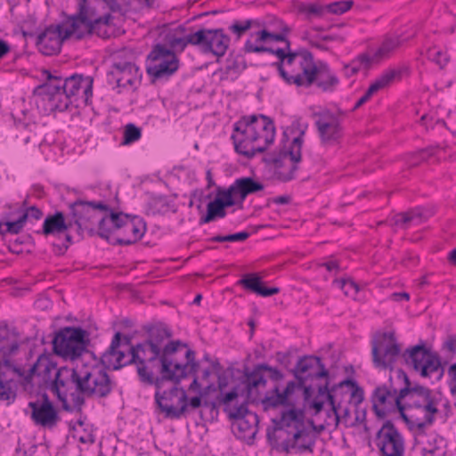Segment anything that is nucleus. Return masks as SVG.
<instances>
[{"label": "nucleus", "instance_id": "63", "mask_svg": "<svg viewBox=\"0 0 456 456\" xmlns=\"http://www.w3.org/2000/svg\"><path fill=\"white\" fill-rule=\"evenodd\" d=\"M318 37L315 40L310 41V45L315 47L321 51H329V47L326 46Z\"/></svg>", "mask_w": 456, "mask_h": 456}, {"label": "nucleus", "instance_id": "61", "mask_svg": "<svg viewBox=\"0 0 456 456\" xmlns=\"http://www.w3.org/2000/svg\"><path fill=\"white\" fill-rule=\"evenodd\" d=\"M11 52L10 45L0 38V60L3 59L5 55H7Z\"/></svg>", "mask_w": 456, "mask_h": 456}, {"label": "nucleus", "instance_id": "2", "mask_svg": "<svg viewBox=\"0 0 456 456\" xmlns=\"http://www.w3.org/2000/svg\"><path fill=\"white\" fill-rule=\"evenodd\" d=\"M118 0H77V12L61 23L50 25L37 38L36 45L44 55L60 53L62 43L71 37L81 40L96 35L110 38L117 35L113 12H120Z\"/></svg>", "mask_w": 456, "mask_h": 456}, {"label": "nucleus", "instance_id": "48", "mask_svg": "<svg viewBox=\"0 0 456 456\" xmlns=\"http://www.w3.org/2000/svg\"><path fill=\"white\" fill-rule=\"evenodd\" d=\"M299 10L302 13H305L308 19H311L312 17H322L325 12H327L326 5L317 4H303Z\"/></svg>", "mask_w": 456, "mask_h": 456}, {"label": "nucleus", "instance_id": "37", "mask_svg": "<svg viewBox=\"0 0 456 456\" xmlns=\"http://www.w3.org/2000/svg\"><path fill=\"white\" fill-rule=\"evenodd\" d=\"M108 212H110L109 215H106L105 216H100L99 219L96 222L98 224L97 234L101 238H103L106 240H108L110 238V236L113 232V231L119 230V226L118 225V224H120L121 219L118 221V220L115 221V220H112L111 218L114 216H121V213H122V212L115 213L111 209H110Z\"/></svg>", "mask_w": 456, "mask_h": 456}, {"label": "nucleus", "instance_id": "44", "mask_svg": "<svg viewBox=\"0 0 456 456\" xmlns=\"http://www.w3.org/2000/svg\"><path fill=\"white\" fill-rule=\"evenodd\" d=\"M142 137V129L133 123H128L124 127L122 144H132Z\"/></svg>", "mask_w": 456, "mask_h": 456}, {"label": "nucleus", "instance_id": "8", "mask_svg": "<svg viewBox=\"0 0 456 456\" xmlns=\"http://www.w3.org/2000/svg\"><path fill=\"white\" fill-rule=\"evenodd\" d=\"M135 60L136 53L130 48H124L114 56L107 76L110 84H116L118 94L134 92L141 85L142 75Z\"/></svg>", "mask_w": 456, "mask_h": 456}, {"label": "nucleus", "instance_id": "58", "mask_svg": "<svg viewBox=\"0 0 456 456\" xmlns=\"http://www.w3.org/2000/svg\"><path fill=\"white\" fill-rule=\"evenodd\" d=\"M374 94H376V93L373 90H371L370 86H369V88L364 93V94L356 102V103L354 107V110H356V109L360 108L361 106H362L364 103H366Z\"/></svg>", "mask_w": 456, "mask_h": 456}, {"label": "nucleus", "instance_id": "49", "mask_svg": "<svg viewBox=\"0 0 456 456\" xmlns=\"http://www.w3.org/2000/svg\"><path fill=\"white\" fill-rule=\"evenodd\" d=\"M353 4L352 0L334 2L326 4V11L327 12L334 14H342L348 11L352 7Z\"/></svg>", "mask_w": 456, "mask_h": 456}, {"label": "nucleus", "instance_id": "53", "mask_svg": "<svg viewBox=\"0 0 456 456\" xmlns=\"http://www.w3.org/2000/svg\"><path fill=\"white\" fill-rule=\"evenodd\" d=\"M22 227L15 221H7L5 223L0 222V234L4 235L6 233L18 234L22 231Z\"/></svg>", "mask_w": 456, "mask_h": 456}, {"label": "nucleus", "instance_id": "9", "mask_svg": "<svg viewBox=\"0 0 456 456\" xmlns=\"http://www.w3.org/2000/svg\"><path fill=\"white\" fill-rule=\"evenodd\" d=\"M305 129L295 137L288 149H282L278 153L273 152L264 158L266 164L272 165L274 174L281 182H288L295 178L298 164L302 159V145L304 142Z\"/></svg>", "mask_w": 456, "mask_h": 456}, {"label": "nucleus", "instance_id": "18", "mask_svg": "<svg viewBox=\"0 0 456 456\" xmlns=\"http://www.w3.org/2000/svg\"><path fill=\"white\" fill-rule=\"evenodd\" d=\"M341 111L333 112L328 109H322L313 113L314 125L322 144L333 145L338 142L343 134Z\"/></svg>", "mask_w": 456, "mask_h": 456}, {"label": "nucleus", "instance_id": "13", "mask_svg": "<svg viewBox=\"0 0 456 456\" xmlns=\"http://www.w3.org/2000/svg\"><path fill=\"white\" fill-rule=\"evenodd\" d=\"M304 50L305 48H299L295 51L291 50L290 42H287L285 47L273 49L265 45H254L249 39L245 42L243 46V51L248 53H268L277 56L278 61L273 62V66L277 69L280 76L287 84L292 76L291 70L295 69Z\"/></svg>", "mask_w": 456, "mask_h": 456}, {"label": "nucleus", "instance_id": "20", "mask_svg": "<svg viewBox=\"0 0 456 456\" xmlns=\"http://www.w3.org/2000/svg\"><path fill=\"white\" fill-rule=\"evenodd\" d=\"M401 347L394 333H383L371 342L372 362L376 368L394 370Z\"/></svg>", "mask_w": 456, "mask_h": 456}, {"label": "nucleus", "instance_id": "39", "mask_svg": "<svg viewBox=\"0 0 456 456\" xmlns=\"http://www.w3.org/2000/svg\"><path fill=\"white\" fill-rule=\"evenodd\" d=\"M19 348V342L15 334L6 328L0 329V351L4 354H11Z\"/></svg>", "mask_w": 456, "mask_h": 456}, {"label": "nucleus", "instance_id": "47", "mask_svg": "<svg viewBox=\"0 0 456 456\" xmlns=\"http://www.w3.org/2000/svg\"><path fill=\"white\" fill-rule=\"evenodd\" d=\"M250 236L248 232L243 231L228 235H216L210 238L208 240L212 242H236L244 241Z\"/></svg>", "mask_w": 456, "mask_h": 456}, {"label": "nucleus", "instance_id": "26", "mask_svg": "<svg viewBox=\"0 0 456 456\" xmlns=\"http://www.w3.org/2000/svg\"><path fill=\"white\" fill-rule=\"evenodd\" d=\"M438 412V407H432L428 411L423 406H402L400 408V416L412 433L427 430L432 427L436 420V415Z\"/></svg>", "mask_w": 456, "mask_h": 456}, {"label": "nucleus", "instance_id": "30", "mask_svg": "<svg viewBox=\"0 0 456 456\" xmlns=\"http://www.w3.org/2000/svg\"><path fill=\"white\" fill-rule=\"evenodd\" d=\"M229 419L234 420L233 426L238 428L242 436H253L256 435L259 419L256 413L248 411L247 403L237 406L230 413Z\"/></svg>", "mask_w": 456, "mask_h": 456}, {"label": "nucleus", "instance_id": "16", "mask_svg": "<svg viewBox=\"0 0 456 456\" xmlns=\"http://www.w3.org/2000/svg\"><path fill=\"white\" fill-rule=\"evenodd\" d=\"M69 216L78 235L85 231L93 233L95 231V224L100 217L97 210L107 212L110 208L105 203L99 201H87L77 200L69 205Z\"/></svg>", "mask_w": 456, "mask_h": 456}, {"label": "nucleus", "instance_id": "64", "mask_svg": "<svg viewBox=\"0 0 456 456\" xmlns=\"http://www.w3.org/2000/svg\"><path fill=\"white\" fill-rule=\"evenodd\" d=\"M391 297L395 301L410 299V295L406 292H395V293H393Z\"/></svg>", "mask_w": 456, "mask_h": 456}, {"label": "nucleus", "instance_id": "54", "mask_svg": "<svg viewBox=\"0 0 456 456\" xmlns=\"http://www.w3.org/2000/svg\"><path fill=\"white\" fill-rule=\"evenodd\" d=\"M228 382L226 378H223L221 376L218 377L217 387L215 384H208L203 389V393L201 395H208L210 392H222L224 391V388L227 387Z\"/></svg>", "mask_w": 456, "mask_h": 456}, {"label": "nucleus", "instance_id": "34", "mask_svg": "<svg viewBox=\"0 0 456 456\" xmlns=\"http://www.w3.org/2000/svg\"><path fill=\"white\" fill-rule=\"evenodd\" d=\"M428 215L421 208H416L407 212L395 215L393 217L394 224L401 228H408L411 225H419L427 220Z\"/></svg>", "mask_w": 456, "mask_h": 456}, {"label": "nucleus", "instance_id": "11", "mask_svg": "<svg viewBox=\"0 0 456 456\" xmlns=\"http://www.w3.org/2000/svg\"><path fill=\"white\" fill-rule=\"evenodd\" d=\"M390 376L387 382L377 386L370 395L372 411L379 419H384L389 413L398 411L403 406V383Z\"/></svg>", "mask_w": 456, "mask_h": 456}, {"label": "nucleus", "instance_id": "15", "mask_svg": "<svg viewBox=\"0 0 456 456\" xmlns=\"http://www.w3.org/2000/svg\"><path fill=\"white\" fill-rule=\"evenodd\" d=\"M87 336V332L81 328H63L56 333L53 340V352L64 359L74 360L86 351Z\"/></svg>", "mask_w": 456, "mask_h": 456}, {"label": "nucleus", "instance_id": "45", "mask_svg": "<svg viewBox=\"0 0 456 456\" xmlns=\"http://www.w3.org/2000/svg\"><path fill=\"white\" fill-rule=\"evenodd\" d=\"M237 197L232 184L227 190H219L214 200H218L225 208L232 207L235 204L234 198Z\"/></svg>", "mask_w": 456, "mask_h": 456}, {"label": "nucleus", "instance_id": "32", "mask_svg": "<svg viewBox=\"0 0 456 456\" xmlns=\"http://www.w3.org/2000/svg\"><path fill=\"white\" fill-rule=\"evenodd\" d=\"M248 120H249L250 125L261 123L265 126V130H258L256 133V142L260 143V147L263 148V151L266 150V148L272 144L274 141L275 137V126L273 120L265 116V115H251L248 116Z\"/></svg>", "mask_w": 456, "mask_h": 456}, {"label": "nucleus", "instance_id": "6", "mask_svg": "<svg viewBox=\"0 0 456 456\" xmlns=\"http://www.w3.org/2000/svg\"><path fill=\"white\" fill-rule=\"evenodd\" d=\"M305 412L304 408L296 406L294 400L280 414L272 419L273 426L266 429L270 445L277 451L289 453L312 452V444H297V440L305 435Z\"/></svg>", "mask_w": 456, "mask_h": 456}, {"label": "nucleus", "instance_id": "17", "mask_svg": "<svg viewBox=\"0 0 456 456\" xmlns=\"http://www.w3.org/2000/svg\"><path fill=\"white\" fill-rule=\"evenodd\" d=\"M248 116L242 117L234 124L233 134L232 139L233 141L234 149L237 153L243 155L248 159L253 158L256 153L263 152L260 143H257L256 131H264L265 126L261 123L250 125Z\"/></svg>", "mask_w": 456, "mask_h": 456}, {"label": "nucleus", "instance_id": "46", "mask_svg": "<svg viewBox=\"0 0 456 456\" xmlns=\"http://www.w3.org/2000/svg\"><path fill=\"white\" fill-rule=\"evenodd\" d=\"M268 41L284 42L285 45H287V42H290L283 33H273L267 29L256 32V42L266 43Z\"/></svg>", "mask_w": 456, "mask_h": 456}, {"label": "nucleus", "instance_id": "29", "mask_svg": "<svg viewBox=\"0 0 456 456\" xmlns=\"http://www.w3.org/2000/svg\"><path fill=\"white\" fill-rule=\"evenodd\" d=\"M266 377L263 372L260 364L255 365L252 369L245 367L240 378V385L243 386L242 393H245L247 401L254 402L260 388L266 386Z\"/></svg>", "mask_w": 456, "mask_h": 456}, {"label": "nucleus", "instance_id": "22", "mask_svg": "<svg viewBox=\"0 0 456 456\" xmlns=\"http://www.w3.org/2000/svg\"><path fill=\"white\" fill-rule=\"evenodd\" d=\"M395 373L398 381L403 383V406H423L428 411L432 407H438V400L428 387L419 385L412 386L407 374L401 369L395 370Z\"/></svg>", "mask_w": 456, "mask_h": 456}, {"label": "nucleus", "instance_id": "24", "mask_svg": "<svg viewBox=\"0 0 456 456\" xmlns=\"http://www.w3.org/2000/svg\"><path fill=\"white\" fill-rule=\"evenodd\" d=\"M28 406L31 410L30 419L37 427L52 430L61 422L59 411L46 394L41 399L29 402Z\"/></svg>", "mask_w": 456, "mask_h": 456}, {"label": "nucleus", "instance_id": "57", "mask_svg": "<svg viewBox=\"0 0 456 456\" xmlns=\"http://www.w3.org/2000/svg\"><path fill=\"white\" fill-rule=\"evenodd\" d=\"M227 69L230 70H234L236 72H240L244 70L247 68L246 61L242 57H236L233 60H228Z\"/></svg>", "mask_w": 456, "mask_h": 456}, {"label": "nucleus", "instance_id": "10", "mask_svg": "<svg viewBox=\"0 0 456 456\" xmlns=\"http://www.w3.org/2000/svg\"><path fill=\"white\" fill-rule=\"evenodd\" d=\"M318 395L314 399L324 396L331 407L332 414L334 415L336 425L339 422L338 411L341 409L344 402L359 405L364 399V393L354 380L345 379L338 384L329 387V381L327 380L324 385L317 386Z\"/></svg>", "mask_w": 456, "mask_h": 456}, {"label": "nucleus", "instance_id": "5", "mask_svg": "<svg viewBox=\"0 0 456 456\" xmlns=\"http://www.w3.org/2000/svg\"><path fill=\"white\" fill-rule=\"evenodd\" d=\"M47 82L37 86L33 93L41 98L45 109L50 111H64L82 93L81 98L87 104L93 96L94 79L90 76L73 74L62 79L60 76H53L49 70H45Z\"/></svg>", "mask_w": 456, "mask_h": 456}, {"label": "nucleus", "instance_id": "38", "mask_svg": "<svg viewBox=\"0 0 456 456\" xmlns=\"http://www.w3.org/2000/svg\"><path fill=\"white\" fill-rule=\"evenodd\" d=\"M402 69H389L382 72L370 85L375 93L388 87L395 79H400Z\"/></svg>", "mask_w": 456, "mask_h": 456}, {"label": "nucleus", "instance_id": "12", "mask_svg": "<svg viewBox=\"0 0 456 456\" xmlns=\"http://www.w3.org/2000/svg\"><path fill=\"white\" fill-rule=\"evenodd\" d=\"M402 357L405 363L419 372L422 378L434 379L438 381L444 376V369L438 354L432 352L423 344L406 349Z\"/></svg>", "mask_w": 456, "mask_h": 456}, {"label": "nucleus", "instance_id": "19", "mask_svg": "<svg viewBox=\"0 0 456 456\" xmlns=\"http://www.w3.org/2000/svg\"><path fill=\"white\" fill-rule=\"evenodd\" d=\"M173 383L175 385L168 390L161 391L164 384L156 387L154 397L158 407L167 418L179 419L188 408L187 394L183 387H177L180 381Z\"/></svg>", "mask_w": 456, "mask_h": 456}, {"label": "nucleus", "instance_id": "52", "mask_svg": "<svg viewBox=\"0 0 456 456\" xmlns=\"http://www.w3.org/2000/svg\"><path fill=\"white\" fill-rule=\"evenodd\" d=\"M252 22L253 21L251 20H246L244 21L236 20L229 27V29L231 32L235 34L238 38H240L251 28Z\"/></svg>", "mask_w": 456, "mask_h": 456}, {"label": "nucleus", "instance_id": "40", "mask_svg": "<svg viewBox=\"0 0 456 456\" xmlns=\"http://www.w3.org/2000/svg\"><path fill=\"white\" fill-rule=\"evenodd\" d=\"M226 216L225 207L218 200L210 201L207 207V214L200 217V224H208L216 217L223 218Z\"/></svg>", "mask_w": 456, "mask_h": 456}, {"label": "nucleus", "instance_id": "4", "mask_svg": "<svg viewBox=\"0 0 456 456\" xmlns=\"http://www.w3.org/2000/svg\"><path fill=\"white\" fill-rule=\"evenodd\" d=\"M293 373L297 381H289L283 391H280L279 387H275L261 400L264 411L287 407L294 400L293 394L297 390H303L305 407L314 410L315 415L320 413L323 409L324 401L312 399L314 389L312 385H307L306 381L329 378V371L321 358L314 355L301 357L295 366Z\"/></svg>", "mask_w": 456, "mask_h": 456}, {"label": "nucleus", "instance_id": "31", "mask_svg": "<svg viewBox=\"0 0 456 456\" xmlns=\"http://www.w3.org/2000/svg\"><path fill=\"white\" fill-rule=\"evenodd\" d=\"M16 368L10 361L4 360L0 362V401L5 402L7 405L14 403L16 394V385L13 380L8 377V372H16Z\"/></svg>", "mask_w": 456, "mask_h": 456}, {"label": "nucleus", "instance_id": "21", "mask_svg": "<svg viewBox=\"0 0 456 456\" xmlns=\"http://www.w3.org/2000/svg\"><path fill=\"white\" fill-rule=\"evenodd\" d=\"M73 229V224L68 215L67 217L61 211H56L53 215H48L43 223L41 232H37L45 236L53 235L60 236L64 235L65 241L61 244L53 243V252L55 255L62 256L66 253L69 245L73 243V238L70 234V230Z\"/></svg>", "mask_w": 456, "mask_h": 456}, {"label": "nucleus", "instance_id": "7", "mask_svg": "<svg viewBox=\"0 0 456 456\" xmlns=\"http://www.w3.org/2000/svg\"><path fill=\"white\" fill-rule=\"evenodd\" d=\"M289 80V85L308 88L315 86L322 92L331 93L339 84V78L327 62L314 61L313 53L305 49Z\"/></svg>", "mask_w": 456, "mask_h": 456}, {"label": "nucleus", "instance_id": "28", "mask_svg": "<svg viewBox=\"0 0 456 456\" xmlns=\"http://www.w3.org/2000/svg\"><path fill=\"white\" fill-rule=\"evenodd\" d=\"M415 439V450L421 456H444V440L435 432L428 433L427 430L413 432Z\"/></svg>", "mask_w": 456, "mask_h": 456}, {"label": "nucleus", "instance_id": "60", "mask_svg": "<svg viewBox=\"0 0 456 456\" xmlns=\"http://www.w3.org/2000/svg\"><path fill=\"white\" fill-rule=\"evenodd\" d=\"M202 393H203V390L200 392V396H194L189 402L187 401L188 407H191V409L199 408L202 403L201 397L207 396V395H201Z\"/></svg>", "mask_w": 456, "mask_h": 456}, {"label": "nucleus", "instance_id": "62", "mask_svg": "<svg viewBox=\"0 0 456 456\" xmlns=\"http://www.w3.org/2000/svg\"><path fill=\"white\" fill-rule=\"evenodd\" d=\"M270 201L277 205H286L290 202V197L288 195H281L271 199Z\"/></svg>", "mask_w": 456, "mask_h": 456}, {"label": "nucleus", "instance_id": "36", "mask_svg": "<svg viewBox=\"0 0 456 456\" xmlns=\"http://www.w3.org/2000/svg\"><path fill=\"white\" fill-rule=\"evenodd\" d=\"M232 186L241 202L248 195L260 191L264 189V184L256 181L252 177L238 178L233 182Z\"/></svg>", "mask_w": 456, "mask_h": 456}, {"label": "nucleus", "instance_id": "59", "mask_svg": "<svg viewBox=\"0 0 456 456\" xmlns=\"http://www.w3.org/2000/svg\"><path fill=\"white\" fill-rule=\"evenodd\" d=\"M26 210L31 219L39 220L43 217V211L36 206L29 207Z\"/></svg>", "mask_w": 456, "mask_h": 456}, {"label": "nucleus", "instance_id": "23", "mask_svg": "<svg viewBox=\"0 0 456 456\" xmlns=\"http://www.w3.org/2000/svg\"><path fill=\"white\" fill-rule=\"evenodd\" d=\"M194 39L202 53L212 54L217 58L226 53L231 41L223 28H200L197 30Z\"/></svg>", "mask_w": 456, "mask_h": 456}, {"label": "nucleus", "instance_id": "27", "mask_svg": "<svg viewBox=\"0 0 456 456\" xmlns=\"http://www.w3.org/2000/svg\"><path fill=\"white\" fill-rule=\"evenodd\" d=\"M120 218L121 222L118 225L119 229L123 230L124 237L117 238L115 244L128 246L140 240L146 232V224L142 219L137 216H131L123 212L121 216H114L111 219L118 221Z\"/></svg>", "mask_w": 456, "mask_h": 456}, {"label": "nucleus", "instance_id": "50", "mask_svg": "<svg viewBox=\"0 0 456 456\" xmlns=\"http://www.w3.org/2000/svg\"><path fill=\"white\" fill-rule=\"evenodd\" d=\"M370 63V59L367 55H360L357 61H354L350 65H346L345 69H346L347 76H354L359 72L361 69V65H364L368 67Z\"/></svg>", "mask_w": 456, "mask_h": 456}, {"label": "nucleus", "instance_id": "25", "mask_svg": "<svg viewBox=\"0 0 456 456\" xmlns=\"http://www.w3.org/2000/svg\"><path fill=\"white\" fill-rule=\"evenodd\" d=\"M375 443L381 456L404 455L403 437L390 420H387L377 432Z\"/></svg>", "mask_w": 456, "mask_h": 456}, {"label": "nucleus", "instance_id": "1", "mask_svg": "<svg viewBox=\"0 0 456 456\" xmlns=\"http://www.w3.org/2000/svg\"><path fill=\"white\" fill-rule=\"evenodd\" d=\"M146 338L127 349L120 350L121 333L116 332L111 343L101 357L102 365L109 370L134 364L141 382L162 386L165 381L178 383L190 374L195 375L199 362L195 352L179 340H167L172 336L163 323L146 325Z\"/></svg>", "mask_w": 456, "mask_h": 456}, {"label": "nucleus", "instance_id": "51", "mask_svg": "<svg viewBox=\"0 0 456 456\" xmlns=\"http://www.w3.org/2000/svg\"><path fill=\"white\" fill-rule=\"evenodd\" d=\"M428 57L431 61L439 65L440 68L445 66L449 61V57L445 53L436 49H429L428 52Z\"/></svg>", "mask_w": 456, "mask_h": 456}, {"label": "nucleus", "instance_id": "35", "mask_svg": "<svg viewBox=\"0 0 456 456\" xmlns=\"http://www.w3.org/2000/svg\"><path fill=\"white\" fill-rule=\"evenodd\" d=\"M239 396V392L237 387H233L231 391L225 392L222 391L217 394L215 400L209 401L208 399H204V406L207 408H210L211 410L218 409L219 407H224V411L227 413L228 418L230 417V413L235 410L236 407H231L232 402L237 399Z\"/></svg>", "mask_w": 456, "mask_h": 456}, {"label": "nucleus", "instance_id": "3", "mask_svg": "<svg viewBox=\"0 0 456 456\" xmlns=\"http://www.w3.org/2000/svg\"><path fill=\"white\" fill-rule=\"evenodd\" d=\"M31 372L50 384L52 392L67 411L81 410L85 397H107L114 385L106 370L97 366L57 368V364L45 355L38 357Z\"/></svg>", "mask_w": 456, "mask_h": 456}, {"label": "nucleus", "instance_id": "42", "mask_svg": "<svg viewBox=\"0 0 456 456\" xmlns=\"http://www.w3.org/2000/svg\"><path fill=\"white\" fill-rule=\"evenodd\" d=\"M401 44L400 37L388 36L387 37L380 46L375 53V57L379 59L387 58L393 51L399 47Z\"/></svg>", "mask_w": 456, "mask_h": 456}, {"label": "nucleus", "instance_id": "41", "mask_svg": "<svg viewBox=\"0 0 456 456\" xmlns=\"http://www.w3.org/2000/svg\"><path fill=\"white\" fill-rule=\"evenodd\" d=\"M196 36L197 31L189 33L184 37L168 36L167 41L172 51L183 52L188 45L197 46V42L194 41Z\"/></svg>", "mask_w": 456, "mask_h": 456}, {"label": "nucleus", "instance_id": "55", "mask_svg": "<svg viewBox=\"0 0 456 456\" xmlns=\"http://www.w3.org/2000/svg\"><path fill=\"white\" fill-rule=\"evenodd\" d=\"M336 283L344 290L345 295L349 296L352 295L353 290L356 293L359 289L357 284L352 280H340L336 281Z\"/></svg>", "mask_w": 456, "mask_h": 456}, {"label": "nucleus", "instance_id": "56", "mask_svg": "<svg viewBox=\"0 0 456 456\" xmlns=\"http://www.w3.org/2000/svg\"><path fill=\"white\" fill-rule=\"evenodd\" d=\"M260 368H262L265 374V372H269V378L273 380L278 381L283 379V374L276 368L269 366L266 363H260Z\"/></svg>", "mask_w": 456, "mask_h": 456}, {"label": "nucleus", "instance_id": "43", "mask_svg": "<svg viewBox=\"0 0 456 456\" xmlns=\"http://www.w3.org/2000/svg\"><path fill=\"white\" fill-rule=\"evenodd\" d=\"M168 211L169 204L164 197H156L148 202L146 213L149 216L164 215Z\"/></svg>", "mask_w": 456, "mask_h": 456}, {"label": "nucleus", "instance_id": "14", "mask_svg": "<svg viewBox=\"0 0 456 456\" xmlns=\"http://www.w3.org/2000/svg\"><path fill=\"white\" fill-rule=\"evenodd\" d=\"M179 66L180 61L175 52L164 45H155L147 55L146 72L153 81L168 79Z\"/></svg>", "mask_w": 456, "mask_h": 456}, {"label": "nucleus", "instance_id": "33", "mask_svg": "<svg viewBox=\"0 0 456 456\" xmlns=\"http://www.w3.org/2000/svg\"><path fill=\"white\" fill-rule=\"evenodd\" d=\"M237 283L241 285L244 289L265 297L280 292V289L277 287H265L261 278L256 273L244 275Z\"/></svg>", "mask_w": 456, "mask_h": 456}]
</instances>
